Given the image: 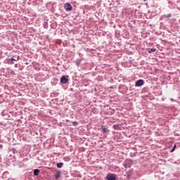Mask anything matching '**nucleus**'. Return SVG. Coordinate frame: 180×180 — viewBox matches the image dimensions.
<instances>
[{"instance_id": "1", "label": "nucleus", "mask_w": 180, "mask_h": 180, "mask_svg": "<svg viewBox=\"0 0 180 180\" xmlns=\"http://www.w3.org/2000/svg\"><path fill=\"white\" fill-rule=\"evenodd\" d=\"M64 9L66 12H71L72 11V6L70 3H66L64 4Z\"/></svg>"}, {"instance_id": "2", "label": "nucleus", "mask_w": 180, "mask_h": 180, "mask_svg": "<svg viewBox=\"0 0 180 180\" xmlns=\"http://www.w3.org/2000/svg\"><path fill=\"white\" fill-rule=\"evenodd\" d=\"M117 176L115 174H107L105 179L107 180H116Z\"/></svg>"}, {"instance_id": "3", "label": "nucleus", "mask_w": 180, "mask_h": 180, "mask_svg": "<svg viewBox=\"0 0 180 180\" xmlns=\"http://www.w3.org/2000/svg\"><path fill=\"white\" fill-rule=\"evenodd\" d=\"M142 85H144V80L143 79H139L135 83L136 86H142Z\"/></svg>"}, {"instance_id": "4", "label": "nucleus", "mask_w": 180, "mask_h": 180, "mask_svg": "<svg viewBox=\"0 0 180 180\" xmlns=\"http://www.w3.org/2000/svg\"><path fill=\"white\" fill-rule=\"evenodd\" d=\"M60 82L61 84H67L68 82V78L65 77V75H63L60 78Z\"/></svg>"}, {"instance_id": "5", "label": "nucleus", "mask_w": 180, "mask_h": 180, "mask_svg": "<svg viewBox=\"0 0 180 180\" xmlns=\"http://www.w3.org/2000/svg\"><path fill=\"white\" fill-rule=\"evenodd\" d=\"M101 130H102L103 133H108V131H109V129H108V128H106V127L104 125L101 126Z\"/></svg>"}, {"instance_id": "6", "label": "nucleus", "mask_w": 180, "mask_h": 180, "mask_svg": "<svg viewBox=\"0 0 180 180\" xmlns=\"http://www.w3.org/2000/svg\"><path fill=\"white\" fill-rule=\"evenodd\" d=\"M122 125L120 124H114L112 128L114 129V130H120V127Z\"/></svg>"}, {"instance_id": "7", "label": "nucleus", "mask_w": 180, "mask_h": 180, "mask_svg": "<svg viewBox=\"0 0 180 180\" xmlns=\"http://www.w3.org/2000/svg\"><path fill=\"white\" fill-rule=\"evenodd\" d=\"M40 170L39 169H34V175H35V176H38Z\"/></svg>"}, {"instance_id": "8", "label": "nucleus", "mask_w": 180, "mask_h": 180, "mask_svg": "<svg viewBox=\"0 0 180 180\" xmlns=\"http://www.w3.org/2000/svg\"><path fill=\"white\" fill-rule=\"evenodd\" d=\"M57 168H62L63 167V165H64V163L63 162H59V163H57Z\"/></svg>"}, {"instance_id": "9", "label": "nucleus", "mask_w": 180, "mask_h": 180, "mask_svg": "<svg viewBox=\"0 0 180 180\" xmlns=\"http://www.w3.org/2000/svg\"><path fill=\"white\" fill-rule=\"evenodd\" d=\"M72 123L75 127L78 126V122L77 121L72 122Z\"/></svg>"}, {"instance_id": "10", "label": "nucleus", "mask_w": 180, "mask_h": 180, "mask_svg": "<svg viewBox=\"0 0 180 180\" xmlns=\"http://www.w3.org/2000/svg\"><path fill=\"white\" fill-rule=\"evenodd\" d=\"M176 148V145H174L173 147V149L172 150H170V153H174V151H175Z\"/></svg>"}, {"instance_id": "11", "label": "nucleus", "mask_w": 180, "mask_h": 180, "mask_svg": "<svg viewBox=\"0 0 180 180\" xmlns=\"http://www.w3.org/2000/svg\"><path fill=\"white\" fill-rule=\"evenodd\" d=\"M154 51H155V49H151L149 50V53H154Z\"/></svg>"}, {"instance_id": "12", "label": "nucleus", "mask_w": 180, "mask_h": 180, "mask_svg": "<svg viewBox=\"0 0 180 180\" xmlns=\"http://www.w3.org/2000/svg\"><path fill=\"white\" fill-rule=\"evenodd\" d=\"M59 176H60V173H58L57 175L55 176L56 179H58Z\"/></svg>"}, {"instance_id": "13", "label": "nucleus", "mask_w": 180, "mask_h": 180, "mask_svg": "<svg viewBox=\"0 0 180 180\" xmlns=\"http://www.w3.org/2000/svg\"><path fill=\"white\" fill-rule=\"evenodd\" d=\"M11 61H17V60L15 59V58H11Z\"/></svg>"}, {"instance_id": "14", "label": "nucleus", "mask_w": 180, "mask_h": 180, "mask_svg": "<svg viewBox=\"0 0 180 180\" xmlns=\"http://www.w3.org/2000/svg\"><path fill=\"white\" fill-rule=\"evenodd\" d=\"M166 18H171V14H168L167 15H166Z\"/></svg>"}, {"instance_id": "15", "label": "nucleus", "mask_w": 180, "mask_h": 180, "mask_svg": "<svg viewBox=\"0 0 180 180\" xmlns=\"http://www.w3.org/2000/svg\"><path fill=\"white\" fill-rule=\"evenodd\" d=\"M124 166L125 168H127V166L126 165L124 164Z\"/></svg>"}]
</instances>
